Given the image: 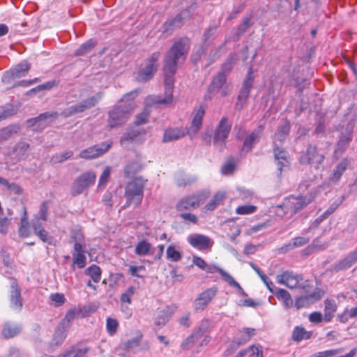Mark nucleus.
Segmentation results:
<instances>
[{
	"instance_id": "nucleus-41",
	"label": "nucleus",
	"mask_w": 357,
	"mask_h": 357,
	"mask_svg": "<svg viewBox=\"0 0 357 357\" xmlns=\"http://www.w3.org/2000/svg\"><path fill=\"white\" fill-rule=\"evenodd\" d=\"M84 273L89 275L92 280L96 283L98 282L101 279L100 268L95 264H93L85 269Z\"/></svg>"
},
{
	"instance_id": "nucleus-43",
	"label": "nucleus",
	"mask_w": 357,
	"mask_h": 357,
	"mask_svg": "<svg viewBox=\"0 0 357 357\" xmlns=\"http://www.w3.org/2000/svg\"><path fill=\"white\" fill-rule=\"evenodd\" d=\"M351 141V135L350 132L342 134L337 142V148L335 152H342L349 146Z\"/></svg>"
},
{
	"instance_id": "nucleus-12",
	"label": "nucleus",
	"mask_w": 357,
	"mask_h": 357,
	"mask_svg": "<svg viewBox=\"0 0 357 357\" xmlns=\"http://www.w3.org/2000/svg\"><path fill=\"white\" fill-rule=\"evenodd\" d=\"M217 292V287H213L199 294L193 303L195 311H203L216 296Z\"/></svg>"
},
{
	"instance_id": "nucleus-16",
	"label": "nucleus",
	"mask_w": 357,
	"mask_h": 357,
	"mask_svg": "<svg viewBox=\"0 0 357 357\" xmlns=\"http://www.w3.org/2000/svg\"><path fill=\"white\" fill-rule=\"evenodd\" d=\"M274 158L275 165L277 166L278 176H280L282 170H285L289 167L290 164L289 154L284 149L279 148L278 146L275 145Z\"/></svg>"
},
{
	"instance_id": "nucleus-22",
	"label": "nucleus",
	"mask_w": 357,
	"mask_h": 357,
	"mask_svg": "<svg viewBox=\"0 0 357 357\" xmlns=\"http://www.w3.org/2000/svg\"><path fill=\"white\" fill-rule=\"evenodd\" d=\"M263 126H259L256 130L252 131L244 140L243 145V151L248 152L252 150L255 144L257 143L261 137L263 132Z\"/></svg>"
},
{
	"instance_id": "nucleus-30",
	"label": "nucleus",
	"mask_w": 357,
	"mask_h": 357,
	"mask_svg": "<svg viewBox=\"0 0 357 357\" xmlns=\"http://www.w3.org/2000/svg\"><path fill=\"white\" fill-rule=\"evenodd\" d=\"M197 181V176L184 173H178L176 176V184L179 187L190 185Z\"/></svg>"
},
{
	"instance_id": "nucleus-4",
	"label": "nucleus",
	"mask_w": 357,
	"mask_h": 357,
	"mask_svg": "<svg viewBox=\"0 0 357 357\" xmlns=\"http://www.w3.org/2000/svg\"><path fill=\"white\" fill-rule=\"evenodd\" d=\"M277 282L284 284L289 289H302L309 293L307 288L310 287L308 280H304L303 276L301 274L294 273L292 271H285L277 275Z\"/></svg>"
},
{
	"instance_id": "nucleus-2",
	"label": "nucleus",
	"mask_w": 357,
	"mask_h": 357,
	"mask_svg": "<svg viewBox=\"0 0 357 357\" xmlns=\"http://www.w3.org/2000/svg\"><path fill=\"white\" fill-rule=\"evenodd\" d=\"M147 180L142 176H137L132 181L127 183L125 190V196L127 204L138 206L141 204L144 195V188Z\"/></svg>"
},
{
	"instance_id": "nucleus-29",
	"label": "nucleus",
	"mask_w": 357,
	"mask_h": 357,
	"mask_svg": "<svg viewBox=\"0 0 357 357\" xmlns=\"http://www.w3.org/2000/svg\"><path fill=\"white\" fill-rule=\"evenodd\" d=\"M88 349L77 347H70L61 353L59 357H86Z\"/></svg>"
},
{
	"instance_id": "nucleus-15",
	"label": "nucleus",
	"mask_w": 357,
	"mask_h": 357,
	"mask_svg": "<svg viewBox=\"0 0 357 357\" xmlns=\"http://www.w3.org/2000/svg\"><path fill=\"white\" fill-rule=\"evenodd\" d=\"M324 160V155L323 153H319L316 146L309 145L306 153L301 156L300 162L303 165H314L316 168H318L317 165H320Z\"/></svg>"
},
{
	"instance_id": "nucleus-62",
	"label": "nucleus",
	"mask_w": 357,
	"mask_h": 357,
	"mask_svg": "<svg viewBox=\"0 0 357 357\" xmlns=\"http://www.w3.org/2000/svg\"><path fill=\"white\" fill-rule=\"evenodd\" d=\"M136 141L132 138V137L129 135V132L127 130L126 133L122 136L120 143L122 146L124 148H128L130 144L132 142H135Z\"/></svg>"
},
{
	"instance_id": "nucleus-19",
	"label": "nucleus",
	"mask_w": 357,
	"mask_h": 357,
	"mask_svg": "<svg viewBox=\"0 0 357 357\" xmlns=\"http://www.w3.org/2000/svg\"><path fill=\"white\" fill-rule=\"evenodd\" d=\"M9 301L10 307L19 312L21 311L23 306V301L21 296V291L15 282L10 284V291L9 294Z\"/></svg>"
},
{
	"instance_id": "nucleus-56",
	"label": "nucleus",
	"mask_w": 357,
	"mask_h": 357,
	"mask_svg": "<svg viewBox=\"0 0 357 357\" xmlns=\"http://www.w3.org/2000/svg\"><path fill=\"white\" fill-rule=\"evenodd\" d=\"M111 174V167H106L103 172H102L99 181H98V187H105L107 184Z\"/></svg>"
},
{
	"instance_id": "nucleus-18",
	"label": "nucleus",
	"mask_w": 357,
	"mask_h": 357,
	"mask_svg": "<svg viewBox=\"0 0 357 357\" xmlns=\"http://www.w3.org/2000/svg\"><path fill=\"white\" fill-rule=\"evenodd\" d=\"M323 294L324 293L320 289H317L312 293L297 298L295 302V306L297 309L308 307L311 304L319 301Z\"/></svg>"
},
{
	"instance_id": "nucleus-34",
	"label": "nucleus",
	"mask_w": 357,
	"mask_h": 357,
	"mask_svg": "<svg viewBox=\"0 0 357 357\" xmlns=\"http://www.w3.org/2000/svg\"><path fill=\"white\" fill-rule=\"evenodd\" d=\"M311 335L312 333L310 331H307L303 327L296 326L293 331L292 339L294 341L300 342L310 338Z\"/></svg>"
},
{
	"instance_id": "nucleus-27",
	"label": "nucleus",
	"mask_w": 357,
	"mask_h": 357,
	"mask_svg": "<svg viewBox=\"0 0 357 357\" xmlns=\"http://www.w3.org/2000/svg\"><path fill=\"white\" fill-rule=\"evenodd\" d=\"M68 329V326L59 324L53 335L52 344L56 346L61 345L66 337Z\"/></svg>"
},
{
	"instance_id": "nucleus-9",
	"label": "nucleus",
	"mask_w": 357,
	"mask_h": 357,
	"mask_svg": "<svg viewBox=\"0 0 357 357\" xmlns=\"http://www.w3.org/2000/svg\"><path fill=\"white\" fill-rule=\"evenodd\" d=\"M112 144V140L102 142L82 150L79 153V157L85 160L99 158L106 153L111 149Z\"/></svg>"
},
{
	"instance_id": "nucleus-31",
	"label": "nucleus",
	"mask_w": 357,
	"mask_h": 357,
	"mask_svg": "<svg viewBox=\"0 0 357 357\" xmlns=\"http://www.w3.org/2000/svg\"><path fill=\"white\" fill-rule=\"evenodd\" d=\"M185 132L179 128L167 129L164 132L162 141L164 142H169L177 140L185 136Z\"/></svg>"
},
{
	"instance_id": "nucleus-7",
	"label": "nucleus",
	"mask_w": 357,
	"mask_h": 357,
	"mask_svg": "<svg viewBox=\"0 0 357 357\" xmlns=\"http://www.w3.org/2000/svg\"><path fill=\"white\" fill-rule=\"evenodd\" d=\"M312 201V194L310 196H303L300 195L297 197L291 196L284 201L281 207L284 211V213L294 214Z\"/></svg>"
},
{
	"instance_id": "nucleus-38",
	"label": "nucleus",
	"mask_w": 357,
	"mask_h": 357,
	"mask_svg": "<svg viewBox=\"0 0 357 357\" xmlns=\"http://www.w3.org/2000/svg\"><path fill=\"white\" fill-rule=\"evenodd\" d=\"M70 242L73 244L74 250H81V248H84L85 244L83 234L78 231L71 234Z\"/></svg>"
},
{
	"instance_id": "nucleus-55",
	"label": "nucleus",
	"mask_w": 357,
	"mask_h": 357,
	"mask_svg": "<svg viewBox=\"0 0 357 357\" xmlns=\"http://www.w3.org/2000/svg\"><path fill=\"white\" fill-rule=\"evenodd\" d=\"M257 207L253 205H243L236 208V213L238 215H247L255 213Z\"/></svg>"
},
{
	"instance_id": "nucleus-49",
	"label": "nucleus",
	"mask_w": 357,
	"mask_h": 357,
	"mask_svg": "<svg viewBox=\"0 0 357 357\" xmlns=\"http://www.w3.org/2000/svg\"><path fill=\"white\" fill-rule=\"evenodd\" d=\"M205 271H206V272L208 273H214L215 272H218L225 282H227L229 277L231 276L225 270L215 265H207V267L205 269Z\"/></svg>"
},
{
	"instance_id": "nucleus-23",
	"label": "nucleus",
	"mask_w": 357,
	"mask_h": 357,
	"mask_svg": "<svg viewBox=\"0 0 357 357\" xmlns=\"http://www.w3.org/2000/svg\"><path fill=\"white\" fill-rule=\"evenodd\" d=\"M349 165V162L347 158H343L334 168L332 173L329 176V182L332 184H336L343 173L346 171L348 166Z\"/></svg>"
},
{
	"instance_id": "nucleus-21",
	"label": "nucleus",
	"mask_w": 357,
	"mask_h": 357,
	"mask_svg": "<svg viewBox=\"0 0 357 357\" xmlns=\"http://www.w3.org/2000/svg\"><path fill=\"white\" fill-rule=\"evenodd\" d=\"M205 114V109L204 107L200 106L195 111L194 118L192 121V125L188 130V135L192 139L200 129L202 124V119Z\"/></svg>"
},
{
	"instance_id": "nucleus-26",
	"label": "nucleus",
	"mask_w": 357,
	"mask_h": 357,
	"mask_svg": "<svg viewBox=\"0 0 357 357\" xmlns=\"http://www.w3.org/2000/svg\"><path fill=\"white\" fill-rule=\"evenodd\" d=\"M317 186L312 180H303L299 184L298 191L300 195L310 196L313 195V199L317 195Z\"/></svg>"
},
{
	"instance_id": "nucleus-13",
	"label": "nucleus",
	"mask_w": 357,
	"mask_h": 357,
	"mask_svg": "<svg viewBox=\"0 0 357 357\" xmlns=\"http://www.w3.org/2000/svg\"><path fill=\"white\" fill-rule=\"evenodd\" d=\"M254 75L252 71V68L250 67L248 70V74L246 75V77L243 82V86L240 91V93L238 96L237 102L236 104V107H238L239 109H241L244 102L246 101L252 86L253 82H254Z\"/></svg>"
},
{
	"instance_id": "nucleus-59",
	"label": "nucleus",
	"mask_w": 357,
	"mask_h": 357,
	"mask_svg": "<svg viewBox=\"0 0 357 357\" xmlns=\"http://www.w3.org/2000/svg\"><path fill=\"white\" fill-rule=\"evenodd\" d=\"M343 351V348L329 349L324 351L319 352L317 354V357H333L337 354L342 353Z\"/></svg>"
},
{
	"instance_id": "nucleus-52",
	"label": "nucleus",
	"mask_w": 357,
	"mask_h": 357,
	"mask_svg": "<svg viewBox=\"0 0 357 357\" xmlns=\"http://www.w3.org/2000/svg\"><path fill=\"white\" fill-rule=\"evenodd\" d=\"M73 155L72 151H68L61 154H56L51 158V161L53 163H60L70 158Z\"/></svg>"
},
{
	"instance_id": "nucleus-64",
	"label": "nucleus",
	"mask_w": 357,
	"mask_h": 357,
	"mask_svg": "<svg viewBox=\"0 0 357 357\" xmlns=\"http://www.w3.org/2000/svg\"><path fill=\"white\" fill-rule=\"evenodd\" d=\"M247 351L249 357H263L262 349L259 346H252Z\"/></svg>"
},
{
	"instance_id": "nucleus-14",
	"label": "nucleus",
	"mask_w": 357,
	"mask_h": 357,
	"mask_svg": "<svg viewBox=\"0 0 357 357\" xmlns=\"http://www.w3.org/2000/svg\"><path fill=\"white\" fill-rule=\"evenodd\" d=\"M57 116V112H45L36 118L29 119L27 123L29 126L33 127V130H42L47 127Z\"/></svg>"
},
{
	"instance_id": "nucleus-11",
	"label": "nucleus",
	"mask_w": 357,
	"mask_h": 357,
	"mask_svg": "<svg viewBox=\"0 0 357 357\" xmlns=\"http://www.w3.org/2000/svg\"><path fill=\"white\" fill-rule=\"evenodd\" d=\"M160 57L158 52L153 53L145 61V66L138 73L137 79L140 82H146L151 79L158 68V61Z\"/></svg>"
},
{
	"instance_id": "nucleus-44",
	"label": "nucleus",
	"mask_w": 357,
	"mask_h": 357,
	"mask_svg": "<svg viewBox=\"0 0 357 357\" xmlns=\"http://www.w3.org/2000/svg\"><path fill=\"white\" fill-rule=\"evenodd\" d=\"M290 125L286 122L279 126L278 131L275 134V139L282 142L289 134Z\"/></svg>"
},
{
	"instance_id": "nucleus-36",
	"label": "nucleus",
	"mask_w": 357,
	"mask_h": 357,
	"mask_svg": "<svg viewBox=\"0 0 357 357\" xmlns=\"http://www.w3.org/2000/svg\"><path fill=\"white\" fill-rule=\"evenodd\" d=\"M143 167L138 161L130 162L124 167V175L126 177H131L139 172Z\"/></svg>"
},
{
	"instance_id": "nucleus-33",
	"label": "nucleus",
	"mask_w": 357,
	"mask_h": 357,
	"mask_svg": "<svg viewBox=\"0 0 357 357\" xmlns=\"http://www.w3.org/2000/svg\"><path fill=\"white\" fill-rule=\"evenodd\" d=\"M20 130V126L17 124L10 125L0 130V142L10 138Z\"/></svg>"
},
{
	"instance_id": "nucleus-51",
	"label": "nucleus",
	"mask_w": 357,
	"mask_h": 357,
	"mask_svg": "<svg viewBox=\"0 0 357 357\" xmlns=\"http://www.w3.org/2000/svg\"><path fill=\"white\" fill-rule=\"evenodd\" d=\"M136 288L133 286L129 287L127 290L121 296L120 301L121 303H131V297L135 294Z\"/></svg>"
},
{
	"instance_id": "nucleus-35",
	"label": "nucleus",
	"mask_w": 357,
	"mask_h": 357,
	"mask_svg": "<svg viewBox=\"0 0 357 357\" xmlns=\"http://www.w3.org/2000/svg\"><path fill=\"white\" fill-rule=\"evenodd\" d=\"M227 75L224 73H219L213 79L209 91L211 92L218 91L226 82Z\"/></svg>"
},
{
	"instance_id": "nucleus-32",
	"label": "nucleus",
	"mask_w": 357,
	"mask_h": 357,
	"mask_svg": "<svg viewBox=\"0 0 357 357\" xmlns=\"http://www.w3.org/2000/svg\"><path fill=\"white\" fill-rule=\"evenodd\" d=\"M0 185L10 193L20 195L22 192V188L14 182H10L5 178L0 176Z\"/></svg>"
},
{
	"instance_id": "nucleus-47",
	"label": "nucleus",
	"mask_w": 357,
	"mask_h": 357,
	"mask_svg": "<svg viewBox=\"0 0 357 357\" xmlns=\"http://www.w3.org/2000/svg\"><path fill=\"white\" fill-rule=\"evenodd\" d=\"M95 42L90 40L80 45L75 51V54L77 56L84 55L90 52L95 47Z\"/></svg>"
},
{
	"instance_id": "nucleus-58",
	"label": "nucleus",
	"mask_w": 357,
	"mask_h": 357,
	"mask_svg": "<svg viewBox=\"0 0 357 357\" xmlns=\"http://www.w3.org/2000/svg\"><path fill=\"white\" fill-rule=\"evenodd\" d=\"M118 326L119 324L116 319L110 317L107 319V331L110 335H112L116 333Z\"/></svg>"
},
{
	"instance_id": "nucleus-6",
	"label": "nucleus",
	"mask_w": 357,
	"mask_h": 357,
	"mask_svg": "<svg viewBox=\"0 0 357 357\" xmlns=\"http://www.w3.org/2000/svg\"><path fill=\"white\" fill-rule=\"evenodd\" d=\"M210 195V192L203 190L195 194L186 196L181 199L176 204L178 211L190 210L199 206Z\"/></svg>"
},
{
	"instance_id": "nucleus-54",
	"label": "nucleus",
	"mask_w": 357,
	"mask_h": 357,
	"mask_svg": "<svg viewBox=\"0 0 357 357\" xmlns=\"http://www.w3.org/2000/svg\"><path fill=\"white\" fill-rule=\"evenodd\" d=\"M310 241V238L307 237H302L298 236L292 239V243H289L287 247H289V249H293L298 247H301L305 244H307Z\"/></svg>"
},
{
	"instance_id": "nucleus-39",
	"label": "nucleus",
	"mask_w": 357,
	"mask_h": 357,
	"mask_svg": "<svg viewBox=\"0 0 357 357\" xmlns=\"http://www.w3.org/2000/svg\"><path fill=\"white\" fill-rule=\"evenodd\" d=\"M151 244L145 240L139 241L135 246V253L139 256H146L150 254Z\"/></svg>"
},
{
	"instance_id": "nucleus-20",
	"label": "nucleus",
	"mask_w": 357,
	"mask_h": 357,
	"mask_svg": "<svg viewBox=\"0 0 357 357\" xmlns=\"http://www.w3.org/2000/svg\"><path fill=\"white\" fill-rule=\"evenodd\" d=\"M357 262V247L350 252L344 258L335 263L333 266V271L338 272L351 268Z\"/></svg>"
},
{
	"instance_id": "nucleus-61",
	"label": "nucleus",
	"mask_w": 357,
	"mask_h": 357,
	"mask_svg": "<svg viewBox=\"0 0 357 357\" xmlns=\"http://www.w3.org/2000/svg\"><path fill=\"white\" fill-rule=\"evenodd\" d=\"M235 169V163L233 161H228L227 163H225L222 169L221 172L222 174L224 175H230L233 174L234 171Z\"/></svg>"
},
{
	"instance_id": "nucleus-50",
	"label": "nucleus",
	"mask_w": 357,
	"mask_h": 357,
	"mask_svg": "<svg viewBox=\"0 0 357 357\" xmlns=\"http://www.w3.org/2000/svg\"><path fill=\"white\" fill-rule=\"evenodd\" d=\"M250 21L251 17H247L243 20V22L241 24H239V26L237 28L236 34V36H235L236 38L234 39V40H238L240 36H242L248 28L250 26Z\"/></svg>"
},
{
	"instance_id": "nucleus-57",
	"label": "nucleus",
	"mask_w": 357,
	"mask_h": 357,
	"mask_svg": "<svg viewBox=\"0 0 357 357\" xmlns=\"http://www.w3.org/2000/svg\"><path fill=\"white\" fill-rule=\"evenodd\" d=\"M29 149V144H27L26 142H20V143L17 144V145L16 146V147L15 149V152L17 154V156L18 157V158L21 159L26 155V153L27 152Z\"/></svg>"
},
{
	"instance_id": "nucleus-17",
	"label": "nucleus",
	"mask_w": 357,
	"mask_h": 357,
	"mask_svg": "<svg viewBox=\"0 0 357 357\" xmlns=\"http://www.w3.org/2000/svg\"><path fill=\"white\" fill-rule=\"evenodd\" d=\"M187 240L192 247L199 250L210 249L213 244V241L209 237L199 234L190 235Z\"/></svg>"
},
{
	"instance_id": "nucleus-37",
	"label": "nucleus",
	"mask_w": 357,
	"mask_h": 357,
	"mask_svg": "<svg viewBox=\"0 0 357 357\" xmlns=\"http://www.w3.org/2000/svg\"><path fill=\"white\" fill-rule=\"evenodd\" d=\"M337 309L336 303L334 300L326 299L325 301L324 319L329 321L334 316Z\"/></svg>"
},
{
	"instance_id": "nucleus-28",
	"label": "nucleus",
	"mask_w": 357,
	"mask_h": 357,
	"mask_svg": "<svg viewBox=\"0 0 357 357\" xmlns=\"http://www.w3.org/2000/svg\"><path fill=\"white\" fill-rule=\"evenodd\" d=\"M277 298L282 301L285 308H290L293 306V299L291 294L284 289H277L273 293Z\"/></svg>"
},
{
	"instance_id": "nucleus-46",
	"label": "nucleus",
	"mask_w": 357,
	"mask_h": 357,
	"mask_svg": "<svg viewBox=\"0 0 357 357\" xmlns=\"http://www.w3.org/2000/svg\"><path fill=\"white\" fill-rule=\"evenodd\" d=\"M167 258L173 262L178 261L181 259V254L176 250L173 245H170L166 251Z\"/></svg>"
},
{
	"instance_id": "nucleus-25",
	"label": "nucleus",
	"mask_w": 357,
	"mask_h": 357,
	"mask_svg": "<svg viewBox=\"0 0 357 357\" xmlns=\"http://www.w3.org/2000/svg\"><path fill=\"white\" fill-rule=\"evenodd\" d=\"M255 335V329L252 328H244L243 331L238 332L234 337L233 344L237 347L245 344L252 337Z\"/></svg>"
},
{
	"instance_id": "nucleus-48",
	"label": "nucleus",
	"mask_w": 357,
	"mask_h": 357,
	"mask_svg": "<svg viewBox=\"0 0 357 357\" xmlns=\"http://www.w3.org/2000/svg\"><path fill=\"white\" fill-rule=\"evenodd\" d=\"M237 60V56L234 54H230L227 61L222 64L221 71L220 73H226L230 72Z\"/></svg>"
},
{
	"instance_id": "nucleus-5",
	"label": "nucleus",
	"mask_w": 357,
	"mask_h": 357,
	"mask_svg": "<svg viewBox=\"0 0 357 357\" xmlns=\"http://www.w3.org/2000/svg\"><path fill=\"white\" fill-rule=\"evenodd\" d=\"M103 93L99 92L96 95L91 96L82 102L75 105H71L63 109L61 114L65 118L73 116L76 114L84 112L94 107L102 98Z\"/></svg>"
},
{
	"instance_id": "nucleus-40",
	"label": "nucleus",
	"mask_w": 357,
	"mask_h": 357,
	"mask_svg": "<svg viewBox=\"0 0 357 357\" xmlns=\"http://www.w3.org/2000/svg\"><path fill=\"white\" fill-rule=\"evenodd\" d=\"M84 248H82L81 250H74V252H73V264H77L80 268L86 266V258L84 255Z\"/></svg>"
},
{
	"instance_id": "nucleus-24",
	"label": "nucleus",
	"mask_w": 357,
	"mask_h": 357,
	"mask_svg": "<svg viewBox=\"0 0 357 357\" xmlns=\"http://www.w3.org/2000/svg\"><path fill=\"white\" fill-rule=\"evenodd\" d=\"M22 330L20 324L8 321L4 324L1 335L5 339L13 338L17 335Z\"/></svg>"
},
{
	"instance_id": "nucleus-53",
	"label": "nucleus",
	"mask_w": 357,
	"mask_h": 357,
	"mask_svg": "<svg viewBox=\"0 0 357 357\" xmlns=\"http://www.w3.org/2000/svg\"><path fill=\"white\" fill-rule=\"evenodd\" d=\"M199 339L198 336L193 332L182 342L181 347L183 349H188L191 348Z\"/></svg>"
},
{
	"instance_id": "nucleus-10",
	"label": "nucleus",
	"mask_w": 357,
	"mask_h": 357,
	"mask_svg": "<svg viewBox=\"0 0 357 357\" xmlns=\"http://www.w3.org/2000/svg\"><path fill=\"white\" fill-rule=\"evenodd\" d=\"M96 175L92 171L86 172L77 178L73 183L71 188V195L77 196L82 193L90 185H93L96 181Z\"/></svg>"
},
{
	"instance_id": "nucleus-60",
	"label": "nucleus",
	"mask_w": 357,
	"mask_h": 357,
	"mask_svg": "<svg viewBox=\"0 0 357 357\" xmlns=\"http://www.w3.org/2000/svg\"><path fill=\"white\" fill-rule=\"evenodd\" d=\"M14 114V109L12 107H0V121L12 116Z\"/></svg>"
},
{
	"instance_id": "nucleus-1",
	"label": "nucleus",
	"mask_w": 357,
	"mask_h": 357,
	"mask_svg": "<svg viewBox=\"0 0 357 357\" xmlns=\"http://www.w3.org/2000/svg\"><path fill=\"white\" fill-rule=\"evenodd\" d=\"M189 49V40L181 38L174 43L167 52L164 59L163 66L165 98L154 97L153 100L154 103L169 105L172 102L174 75L178 65L185 60Z\"/></svg>"
},
{
	"instance_id": "nucleus-42",
	"label": "nucleus",
	"mask_w": 357,
	"mask_h": 357,
	"mask_svg": "<svg viewBox=\"0 0 357 357\" xmlns=\"http://www.w3.org/2000/svg\"><path fill=\"white\" fill-rule=\"evenodd\" d=\"M30 68V64L26 61H24L17 65L15 68H11L15 76L17 78L22 77L23 76H25L27 72L29 71Z\"/></svg>"
},
{
	"instance_id": "nucleus-3",
	"label": "nucleus",
	"mask_w": 357,
	"mask_h": 357,
	"mask_svg": "<svg viewBox=\"0 0 357 357\" xmlns=\"http://www.w3.org/2000/svg\"><path fill=\"white\" fill-rule=\"evenodd\" d=\"M134 108L135 105L132 102L125 105L124 107H114L108 113V126L115 128L125 123Z\"/></svg>"
},
{
	"instance_id": "nucleus-63",
	"label": "nucleus",
	"mask_w": 357,
	"mask_h": 357,
	"mask_svg": "<svg viewBox=\"0 0 357 357\" xmlns=\"http://www.w3.org/2000/svg\"><path fill=\"white\" fill-rule=\"evenodd\" d=\"M10 223V219L7 217L0 216V233L3 234H7Z\"/></svg>"
},
{
	"instance_id": "nucleus-8",
	"label": "nucleus",
	"mask_w": 357,
	"mask_h": 357,
	"mask_svg": "<svg viewBox=\"0 0 357 357\" xmlns=\"http://www.w3.org/2000/svg\"><path fill=\"white\" fill-rule=\"evenodd\" d=\"M231 125L228 123L227 117H223L220 121L215 130L213 143L217 149L221 151L225 146V141L229 136Z\"/></svg>"
},
{
	"instance_id": "nucleus-45",
	"label": "nucleus",
	"mask_w": 357,
	"mask_h": 357,
	"mask_svg": "<svg viewBox=\"0 0 357 357\" xmlns=\"http://www.w3.org/2000/svg\"><path fill=\"white\" fill-rule=\"evenodd\" d=\"M225 194L222 192H217L211 201L205 206L207 211L214 210L218 204L225 198Z\"/></svg>"
}]
</instances>
